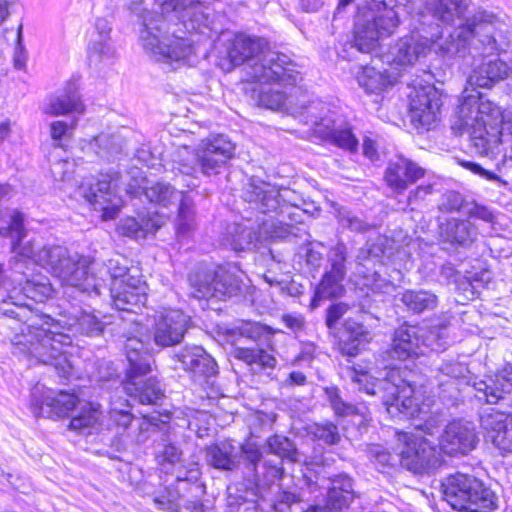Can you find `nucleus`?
<instances>
[{
	"mask_svg": "<svg viewBox=\"0 0 512 512\" xmlns=\"http://www.w3.org/2000/svg\"><path fill=\"white\" fill-rule=\"evenodd\" d=\"M412 0H372L369 8L354 23L353 35L339 50L338 56L347 61L358 54L372 55L380 39L390 36L408 15V32L391 43L380 54L383 64L399 70L420 62L431 51L441 27L430 24L429 15H412Z\"/></svg>",
	"mask_w": 512,
	"mask_h": 512,
	"instance_id": "obj_1",
	"label": "nucleus"
},
{
	"mask_svg": "<svg viewBox=\"0 0 512 512\" xmlns=\"http://www.w3.org/2000/svg\"><path fill=\"white\" fill-rule=\"evenodd\" d=\"M90 298L77 301V304L64 299L63 304H48L34 310L17 304H3L1 311L5 315H14L28 321L31 331L39 340L29 346L30 356L53 366L61 379L69 380L73 376L74 367L65 348L72 345L71 335L79 333L98 337L105 329V323L99 317L81 306Z\"/></svg>",
	"mask_w": 512,
	"mask_h": 512,
	"instance_id": "obj_2",
	"label": "nucleus"
},
{
	"mask_svg": "<svg viewBox=\"0 0 512 512\" xmlns=\"http://www.w3.org/2000/svg\"><path fill=\"white\" fill-rule=\"evenodd\" d=\"M160 13L146 12L139 27L145 54L167 71L196 63L193 32L209 27L210 14L194 0H154Z\"/></svg>",
	"mask_w": 512,
	"mask_h": 512,
	"instance_id": "obj_3",
	"label": "nucleus"
},
{
	"mask_svg": "<svg viewBox=\"0 0 512 512\" xmlns=\"http://www.w3.org/2000/svg\"><path fill=\"white\" fill-rule=\"evenodd\" d=\"M338 347L343 357L341 376L350 381L353 390L369 397L381 398L387 413L399 420L419 418L421 408L411 397L419 384L421 373L411 369L388 370L383 378L371 374L372 363L358 359L361 346L367 341L368 330L359 322L346 320Z\"/></svg>",
	"mask_w": 512,
	"mask_h": 512,
	"instance_id": "obj_4",
	"label": "nucleus"
},
{
	"mask_svg": "<svg viewBox=\"0 0 512 512\" xmlns=\"http://www.w3.org/2000/svg\"><path fill=\"white\" fill-rule=\"evenodd\" d=\"M249 209L257 212L255 221L229 224L220 243L235 253L250 251L278 240H289L299 235L300 228L285 219L298 222L301 216L296 206L286 203L278 189L264 181L252 179L244 192Z\"/></svg>",
	"mask_w": 512,
	"mask_h": 512,
	"instance_id": "obj_5",
	"label": "nucleus"
},
{
	"mask_svg": "<svg viewBox=\"0 0 512 512\" xmlns=\"http://www.w3.org/2000/svg\"><path fill=\"white\" fill-rule=\"evenodd\" d=\"M26 236L24 213L12 210L7 223L0 224V237L11 240L12 251H18L16 257L29 265L37 264L59 278L64 288V299L72 304L87 297H99L105 287L89 273L82 258L77 254L70 255L68 249L61 245H42L35 239L23 243Z\"/></svg>",
	"mask_w": 512,
	"mask_h": 512,
	"instance_id": "obj_6",
	"label": "nucleus"
},
{
	"mask_svg": "<svg viewBox=\"0 0 512 512\" xmlns=\"http://www.w3.org/2000/svg\"><path fill=\"white\" fill-rule=\"evenodd\" d=\"M267 42L255 36L238 34L227 48L233 67L247 63L246 75L251 82L261 84L296 85L300 72L288 55L265 50Z\"/></svg>",
	"mask_w": 512,
	"mask_h": 512,
	"instance_id": "obj_7",
	"label": "nucleus"
},
{
	"mask_svg": "<svg viewBox=\"0 0 512 512\" xmlns=\"http://www.w3.org/2000/svg\"><path fill=\"white\" fill-rule=\"evenodd\" d=\"M236 144L225 134H212L202 139L194 152L175 161L176 182L188 189L200 186L201 177L211 178L227 171L235 158Z\"/></svg>",
	"mask_w": 512,
	"mask_h": 512,
	"instance_id": "obj_8",
	"label": "nucleus"
},
{
	"mask_svg": "<svg viewBox=\"0 0 512 512\" xmlns=\"http://www.w3.org/2000/svg\"><path fill=\"white\" fill-rule=\"evenodd\" d=\"M243 458V482L227 487V506L232 510L245 503H255L262 496V490L275 484L284 476L281 460L264 461L259 472L263 454L260 447L251 441L241 443Z\"/></svg>",
	"mask_w": 512,
	"mask_h": 512,
	"instance_id": "obj_9",
	"label": "nucleus"
},
{
	"mask_svg": "<svg viewBox=\"0 0 512 512\" xmlns=\"http://www.w3.org/2000/svg\"><path fill=\"white\" fill-rule=\"evenodd\" d=\"M238 263H226L212 269L206 265H198L188 276L191 287L190 295L198 300H204L207 306L219 301L238 298L243 295L244 284L240 276ZM221 310V307H211Z\"/></svg>",
	"mask_w": 512,
	"mask_h": 512,
	"instance_id": "obj_10",
	"label": "nucleus"
},
{
	"mask_svg": "<svg viewBox=\"0 0 512 512\" xmlns=\"http://www.w3.org/2000/svg\"><path fill=\"white\" fill-rule=\"evenodd\" d=\"M189 317L182 311L171 309L164 311L154 318L150 328L145 333L128 337L124 350L129 352L135 348L140 356H151L154 360L156 353L165 348L180 344L188 330Z\"/></svg>",
	"mask_w": 512,
	"mask_h": 512,
	"instance_id": "obj_11",
	"label": "nucleus"
},
{
	"mask_svg": "<svg viewBox=\"0 0 512 512\" xmlns=\"http://www.w3.org/2000/svg\"><path fill=\"white\" fill-rule=\"evenodd\" d=\"M381 254L383 250L380 247H371L364 262H357L354 272L359 289V309L375 319L381 318L382 310L391 302L396 292V285L392 281L382 277L374 267H370L371 263L374 264L372 256L377 258Z\"/></svg>",
	"mask_w": 512,
	"mask_h": 512,
	"instance_id": "obj_12",
	"label": "nucleus"
},
{
	"mask_svg": "<svg viewBox=\"0 0 512 512\" xmlns=\"http://www.w3.org/2000/svg\"><path fill=\"white\" fill-rule=\"evenodd\" d=\"M127 366L123 380V390L133 401L142 405H160L165 398V390L156 376H148L155 360L151 356H140L135 348L125 352Z\"/></svg>",
	"mask_w": 512,
	"mask_h": 512,
	"instance_id": "obj_13",
	"label": "nucleus"
},
{
	"mask_svg": "<svg viewBox=\"0 0 512 512\" xmlns=\"http://www.w3.org/2000/svg\"><path fill=\"white\" fill-rule=\"evenodd\" d=\"M506 25L494 14L482 11V88L508 77L511 68L500 57V51L508 46Z\"/></svg>",
	"mask_w": 512,
	"mask_h": 512,
	"instance_id": "obj_14",
	"label": "nucleus"
},
{
	"mask_svg": "<svg viewBox=\"0 0 512 512\" xmlns=\"http://www.w3.org/2000/svg\"><path fill=\"white\" fill-rule=\"evenodd\" d=\"M434 337L431 333L430 336L424 338L423 330L416 326L410 325L408 323H404L397 327L391 337V343L389 345V349L387 350L388 356L392 359H396L399 361L407 362L403 367H391L392 369H404L407 368L419 371L421 377L419 378V384L412 390L414 395L417 388L422 387L424 385V374L422 370L415 364V360L419 359L421 356H424L428 347L431 346L432 351H438L439 349L445 350V347L441 343H437L434 346L430 339ZM416 403L419 405L417 399L414 396H411Z\"/></svg>",
	"mask_w": 512,
	"mask_h": 512,
	"instance_id": "obj_15",
	"label": "nucleus"
},
{
	"mask_svg": "<svg viewBox=\"0 0 512 512\" xmlns=\"http://www.w3.org/2000/svg\"><path fill=\"white\" fill-rule=\"evenodd\" d=\"M451 129L455 135L467 133L473 146L478 148L480 141V72L476 68L467 77Z\"/></svg>",
	"mask_w": 512,
	"mask_h": 512,
	"instance_id": "obj_16",
	"label": "nucleus"
},
{
	"mask_svg": "<svg viewBox=\"0 0 512 512\" xmlns=\"http://www.w3.org/2000/svg\"><path fill=\"white\" fill-rule=\"evenodd\" d=\"M443 498L460 512H480V482L468 474L456 472L441 481Z\"/></svg>",
	"mask_w": 512,
	"mask_h": 512,
	"instance_id": "obj_17",
	"label": "nucleus"
},
{
	"mask_svg": "<svg viewBox=\"0 0 512 512\" xmlns=\"http://www.w3.org/2000/svg\"><path fill=\"white\" fill-rule=\"evenodd\" d=\"M120 174L118 171L100 173L99 177L83 185V195L94 210L102 212L105 219H114L121 208V199L116 194Z\"/></svg>",
	"mask_w": 512,
	"mask_h": 512,
	"instance_id": "obj_18",
	"label": "nucleus"
},
{
	"mask_svg": "<svg viewBox=\"0 0 512 512\" xmlns=\"http://www.w3.org/2000/svg\"><path fill=\"white\" fill-rule=\"evenodd\" d=\"M409 114L417 129L429 131L437 122L442 105L441 95L433 85L414 87L409 95Z\"/></svg>",
	"mask_w": 512,
	"mask_h": 512,
	"instance_id": "obj_19",
	"label": "nucleus"
},
{
	"mask_svg": "<svg viewBox=\"0 0 512 512\" xmlns=\"http://www.w3.org/2000/svg\"><path fill=\"white\" fill-rule=\"evenodd\" d=\"M200 477V469L196 466L179 469L175 476L174 490H167L165 494L155 497L156 507L166 512H179L181 501L186 494L198 497L203 492Z\"/></svg>",
	"mask_w": 512,
	"mask_h": 512,
	"instance_id": "obj_20",
	"label": "nucleus"
},
{
	"mask_svg": "<svg viewBox=\"0 0 512 512\" xmlns=\"http://www.w3.org/2000/svg\"><path fill=\"white\" fill-rule=\"evenodd\" d=\"M398 441L396 453L403 468L415 474H423L431 468L432 450L423 437L401 432L398 434Z\"/></svg>",
	"mask_w": 512,
	"mask_h": 512,
	"instance_id": "obj_21",
	"label": "nucleus"
},
{
	"mask_svg": "<svg viewBox=\"0 0 512 512\" xmlns=\"http://www.w3.org/2000/svg\"><path fill=\"white\" fill-rule=\"evenodd\" d=\"M127 279V282L116 281L107 288L103 281L97 278L101 285L105 287L101 289L99 296L103 294V291H109L115 309L136 314V310L141 309L147 301L146 286L140 276L128 277Z\"/></svg>",
	"mask_w": 512,
	"mask_h": 512,
	"instance_id": "obj_22",
	"label": "nucleus"
},
{
	"mask_svg": "<svg viewBox=\"0 0 512 512\" xmlns=\"http://www.w3.org/2000/svg\"><path fill=\"white\" fill-rule=\"evenodd\" d=\"M474 426L469 421L453 420L440 436V450L451 457L466 455L476 446Z\"/></svg>",
	"mask_w": 512,
	"mask_h": 512,
	"instance_id": "obj_23",
	"label": "nucleus"
},
{
	"mask_svg": "<svg viewBox=\"0 0 512 512\" xmlns=\"http://www.w3.org/2000/svg\"><path fill=\"white\" fill-rule=\"evenodd\" d=\"M477 22L466 19L460 22L459 26L445 38L442 32L435 39L432 50L445 59L465 57L470 51L471 40L476 35Z\"/></svg>",
	"mask_w": 512,
	"mask_h": 512,
	"instance_id": "obj_24",
	"label": "nucleus"
},
{
	"mask_svg": "<svg viewBox=\"0 0 512 512\" xmlns=\"http://www.w3.org/2000/svg\"><path fill=\"white\" fill-rule=\"evenodd\" d=\"M468 368L454 359L443 360L437 368L439 398L446 405L456 406L460 400V386L465 383Z\"/></svg>",
	"mask_w": 512,
	"mask_h": 512,
	"instance_id": "obj_25",
	"label": "nucleus"
},
{
	"mask_svg": "<svg viewBox=\"0 0 512 512\" xmlns=\"http://www.w3.org/2000/svg\"><path fill=\"white\" fill-rule=\"evenodd\" d=\"M355 498L352 478L340 473L329 478L325 505H311L302 512H341L349 507Z\"/></svg>",
	"mask_w": 512,
	"mask_h": 512,
	"instance_id": "obj_26",
	"label": "nucleus"
},
{
	"mask_svg": "<svg viewBox=\"0 0 512 512\" xmlns=\"http://www.w3.org/2000/svg\"><path fill=\"white\" fill-rule=\"evenodd\" d=\"M424 176V168L402 155L390 160L384 172L387 186L397 194L403 193Z\"/></svg>",
	"mask_w": 512,
	"mask_h": 512,
	"instance_id": "obj_27",
	"label": "nucleus"
},
{
	"mask_svg": "<svg viewBox=\"0 0 512 512\" xmlns=\"http://www.w3.org/2000/svg\"><path fill=\"white\" fill-rule=\"evenodd\" d=\"M175 357L181 367L200 382H208L209 378L218 374L215 359L201 346H185Z\"/></svg>",
	"mask_w": 512,
	"mask_h": 512,
	"instance_id": "obj_28",
	"label": "nucleus"
},
{
	"mask_svg": "<svg viewBox=\"0 0 512 512\" xmlns=\"http://www.w3.org/2000/svg\"><path fill=\"white\" fill-rule=\"evenodd\" d=\"M482 126L489 137L488 143H501L506 133L512 134V106L503 112L496 104L482 98Z\"/></svg>",
	"mask_w": 512,
	"mask_h": 512,
	"instance_id": "obj_29",
	"label": "nucleus"
},
{
	"mask_svg": "<svg viewBox=\"0 0 512 512\" xmlns=\"http://www.w3.org/2000/svg\"><path fill=\"white\" fill-rule=\"evenodd\" d=\"M205 459L211 468L221 472L233 473L243 469L241 445L237 449L229 440L206 446Z\"/></svg>",
	"mask_w": 512,
	"mask_h": 512,
	"instance_id": "obj_30",
	"label": "nucleus"
},
{
	"mask_svg": "<svg viewBox=\"0 0 512 512\" xmlns=\"http://www.w3.org/2000/svg\"><path fill=\"white\" fill-rule=\"evenodd\" d=\"M482 417V427L485 429V438L491 441L502 452L512 453V415L494 411Z\"/></svg>",
	"mask_w": 512,
	"mask_h": 512,
	"instance_id": "obj_31",
	"label": "nucleus"
},
{
	"mask_svg": "<svg viewBox=\"0 0 512 512\" xmlns=\"http://www.w3.org/2000/svg\"><path fill=\"white\" fill-rule=\"evenodd\" d=\"M144 181L145 178H142L141 183L134 179L127 184L126 193L131 199H145L148 203L167 207L172 199L178 198L179 192L169 183L156 182L147 186Z\"/></svg>",
	"mask_w": 512,
	"mask_h": 512,
	"instance_id": "obj_32",
	"label": "nucleus"
},
{
	"mask_svg": "<svg viewBox=\"0 0 512 512\" xmlns=\"http://www.w3.org/2000/svg\"><path fill=\"white\" fill-rule=\"evenodd\" d=\"M112 26L106 18H97L87 48L90 65L97 66L103 60L113 58L115 48L111 41Z\"/></svg>",
	"mask_w": 512,
	"mask_h": 512,
	"instance_id": "obj_33",
	"label": "nucleus"
},
{
	"mask_svg": "<svg viewBox=\"0 0 512 512\" xmlns=\"http://www.w3.org/2000/svg\"><path fill=\"white\" fill-rule=\"evenodd\" d=\"M306 123L314 126L324 139L334 133L343 123L345 118L329 108L322 101H312L305 108Z\"/></svg>",
	"mask_w": 512,
	"mask_h": 512,
	"instance_id": "obj_34",
	"label": "nucleus"
},
{
	"mask_svg": "<svg viewBox=\"0 0 512 512\" xmlns=\"http://www.w3.org/2000/svg\"><path fill=\"white\" fill-rule=\"evenodd\" d=\"M467 8L466 0H432L427 4L426 11H418L412 15H429L431 19L428 22L440 27L438 22L446 25L453 24L456 19L463 22Z\"/></svg>",
	"mask_w": 512,
	"mask_h": 512,
	"instance_id": "obj_35",
	"label": "nucleus"
},
{
	"mask_svg": "<svg viewBox=\"0 0 512 512\" xmlns=\"http://www.w3.org/2000/svg\"><path fill=\"white\" fill-rule=\"evenodd\" d=\"M79 403L76 393L59 390L44 394L41 401L35 400L34 406L49 417L64 418L72 413Z\"/></svg>",
	"mask_w": 512,
	"mask_h": 512,
	"instance_id": "obj_36",
	"label": "nucleus"
},
{
	"mask_svg": "<svg viewBox=\"0 0 512 512\" xmlns=\"http://www.w3.org/2000/svg\"><path fill=\"white\" fill-rule=\"evenodd\" d=\"M84 111L85 106L79 94L78 82L75 79L66 83L60 95L53 96L49 100L48 112L55 116L69 113L82 114Z\"/></svg>",
	"mask_w": 512,
	"mask_h": 512,
	"instance_id": "obj_37",
	"label": "nucleus"
},
{
	"mask_svg": "<svg viewBox=\"0 0 512 512\" xmlns=\"http://www.w3.org/2000/svg\"><path fill=\"white\" fill-rule=\"evenodd\" d=\"M468 219H451L442 228L441 237L444 243L453 246H468L477 237V228Z\"/></svg>",
	"mask_w": 512,
	"mask_h": 512,
	"instance_id": "obj_38",
	"label": "nucleus"
},
{
	"mask_svg": "<svg viewBox=\"0 0 512 512\" xmlns=\"http://www.w3.org/2000/svg\"><path fill=\"white\" fill-rule=\"evenodd\" d=\"M356 80L366 93L379 94L393 86L396 77L390 75L386 69L379 71L372 66H362L357 72Z\"/></svg>",
	"mask_w": 512,
	"mask_h": 512,
	"instance_id": "obj_39",
	"label": "nucleus"
},
{
	"mask_svg": "<svg viewBox=\"0 0 512 512\" xmlns=\"http://www.w3.org/2000/svg\"><path fill=\"white\" fill-rule=\"evenodd\" d=\"M325 394L327 396L328 402L334 411V414L339 418H347L351 417L355 419V424L359 427L362 426L365 422V414L367 411V407L364 405H355L348 401H345L342 396L339 388L336 386L326 387Z\"/></svg>",
	"mask_w": 512,
	"mask_h": 512,
	"instance_id": "obj_40",
	"label": "nucleus"
},
{
	"mask_svg": "<svg viewBox=\"0 0 512 512\" xmlns=\"http://www.w3.org/2000/svg\"><path fill=\"white\" fill-rule=\"evenodd\" d=\"M225 334L232 343L242 340L257 342L263 336L271 334L270 328L260 322L250 320H236L225 328Z\"/></svg>",
	"mask_w": 512,
	"mask_h": 512,
	"instance_id": "obj_41",
	"label": "nucleus"
},
{
	"mask_svg": "<svg viewBox=\"0 0 512 512\" xmlns=\"http://www.w3.org/2000/svg\"><path fill=\"white\" fill-rule=\"evenodd\" d=\"M485 388L482 392L486 397V402L495 404L503 398L504 393L512 390V364H506L501 371H499L495 378L488 376L487 380L482 381Z\"/></svg>",
	"mask_w": 512,
	"mask_h": 512,
	"instance_id": "obj_42",
	"label": "nucleus"
},
{
	"mask_svg": "<svg viewBox=\"0 0 512 512\" xmlns=\"http://www.w3.org/2000/svg\"><path fill=\"white\" fill-rule=\"evenodd\" d=\"M334 215L339 227L352 233H366L373 228L362 212L351 209L348 206L333 204Z\"/></svg>",
	"mask_w": 512,
	"mask_h": 512,
	"instance_id": "obj_43",
	"label": "nucleus"
},
{
	"mask_svg": "<svg viewBox=\"0 0 512 512\" xmlns=\"http://www.w3.org/2000/svg\"><path fill=\"white\" fill-rule=\"evenodd\" d=\"M234 357L249 365L254 372L274 369L277 363L273 354L260 347H235Z\"/></svg>",
	"mask_w": 512,
	"mask_h": 512,
	"instance_id": "obj_44",
	"label": "nucleus"
},
{
	"mask_svg": "<svg viewBox=\"0 0 512 512\" xmlns=\"http://www.w3.org/2000/svg\"><path fill=\"white\" fill-rule=\"evenodd\" d=\"M345 277L324 272L311 299V306L317 307L321 299L340 298L345 294Z\"/></svg>",
	"mask_w": 512,
	"mask_h": 512,
	"instance_id": "obj_45",
	"label": "nucleus"
},
{
	"mask_svg": "<svg viewBox=\"0 0 512 512\" xmlns=\"http://www.w3.org/2000/svg\"><path fill=\"white\" fill-rule=\"evenodd\" d=\"M441 209L446 212H458L467 218H480V204L453 190L444 194Z\"/></svg>",
	"mask_w": 512,
	"mask_h": 512,
	"instance_id": "obj_46",
	"label": "nucleus"
},
{
	"mask_svg": "<svg viewBox=\"0 0 512 512\" xmlns=\"http://www.w3.org/2000/svg\"><path fill=\"white\" fill-rule=\"evenodd\" d=\"M398 301L413 314L432 310L437 305V296L427 290H406L400 294Z\"/></svg>",
	"mask_w": 512,
	"mask_h": 512,
	"instance_id": "obj_47",
	"label": "nucleus"
},
{
	"mask_svg": "<svg viewBox=\"0 0 512 512\" xmlns=\"http://www.w3.org/2000/svg\"><path fill=\"white\" fill-rule=\"evenodd\" d=\"M179 205L176 218V233L180 237L187 236L194 227L195 205L193 199L185 192H179Z\"/></svg>",
	"mask_w": 512,
	"mask_h": 512,
	"instance_id": "obj_48",
	"label": "nucleus"
},
{
	"mask_svg": "<svg viewBox=\"0 0 512 512\" xmlns=\"http://www.w3.org/2000/svg\"><path fill=\"white\" fill-rule=\"evenodd\" d=\"M119 229L124 236L132 239H146L148 234H155L158 227L152 220L145 217H128L121 221Z\"/></svg>",
	"mask_w": 512,
	"mask_h": 512,
	"instance_id": "obj_49",
	"label": "nucleus"
},
{
	"mask_svg": "<svg viewBox=\"0 0 512 512\" xmlns=\"http://www.w3.org/2000/svg\"><path fill=\"white\" fill-rule=\"evenodd\" d=\"M266 444L268 450L277 456L276 460H281L282 463L284 460L290 463L297 461L298 450L290 438L276 434L269 437Z\"/></svg>",
	"mask_w": 512,
	"mask_h": 512,
	"instance_id": "obj_50",
	"label": "nucleus"
},
{
	"mask_svg": "<svg viewBox=\"0 0 512 512\" xmlns=\"http://www.w3.org/2000/svg\"><path fill=\"white\" fill-rule=\"evenodd\" d=\"M97 156L107 162L121 159L123 146L118 136L100 135L95 138Z\"/></svg>",
	"mask_w": 512,
	"mask_h": 512,
	"instance_id": "obj_51",
	"label": "nucleus"
},
{
	"mask_svg": "<svg viewBox=\"0 0 512 512\" xmlns=\"http://www.w3.org/2000/svg\"><path fill=\"white\" fill-rule=\"evenodd\" d=\"M325 140L349 153H356L359 148V139L355 135L352 125L347 121Z\"/></svg>",
	"mask_w": 512,
	"mask_h": 512,
	"instance_id": "obj_52",
	"label": "nucleus"
},
{
	"mask_svg": "<svg viewBox=\"0 0 512 512\" xmlns=\"http://www.w3.org/2000/svg\"><path fill=\"white\" fill-rule=\"evenodd\" d=\"M348 248L344 242H337L327 254L328 267L326 272L337 276L347 275Z\"/></svg>",
	"mask_w": 512,
	"mask_h": 512,
	"instance_id": "obj_53",
	"label": "nucleus"
},
{
	"mask_svg": "<svg viewBox=\"0 0 512 512\" xmlns=\"http://www.w3.org/2000/svg\"><path fill=\"white\" fill-rule=\"evenodd\" d=\"M132 404L130 400H122L120 397L111 402V409L109 412L110 420L118 427L126 430L134 419L131 412Z\"/></svg>",
	"mask_w": 512,
	"mask_h": 512,
	"instance_id": "obj_54",
	"label": "nucleus"
},
{
	"mask_svg": "<svg viewBox=\"0 0 512 512\" xmlns=\"http://www.w3.org/2000/svg\"><path fill=\"white\" fill-rule=\"evenodd\" d=\"M311 433L315 439L329 446L338 444L341 439L338 426L330 421L315 423Z\"/></svg>",
	"mask_w": 512,
	"mask_h": 512,
	"instance_id": "obj_55",
	"label": "nucleus"
},
{
	"mask_svg": "<svg viewBox=\"0 0 512 512\" xmlns=\"http://www.w3.org/2000/svg\"><path fill=\"white\" fill-rule=\"evenodd\" d=\"M350 305L343 301L331 302L324 311V323L330 332L338 330L340 321L349 311Z\"/></svg>",
	"mask_w": 512,
	"mask_h": 512,
	"instance_id": "obj_56",
	"label": "nucleus"
},
{
	"mask_svg": "<svg viewBox=\"0 0 512 512\" xmlns=\"http://www.w3.org/2000/svg\"><path fill=\"white\" fill-rule=\"evenodd\" d=\"M259 104L271 110H280L284 108L287 95L282 89L267 88L259 92Z\"/></svg>",
	"mask_w": 512,
	"mask_h": 512,
	"instance_id": "obj_57",
	"label": "nucleus"
},
{
	"mask_svg": "<svg viewBox=\"0 0 512 512\" xmlns=\"http://www.w3.org/2000/svg\"><path fill=\"white\" fill-rule=\"evenodd\" d=\"M181 456V449L172 443L163 444L162 448L156 452V460L166 472L181 460Z\"/></svg>",
	"mask_w": 512,
	"mask_h": 512,
	"instance_id": "obj_58",
	"label": "nucleus"
},
{
	"mask_svg": "<svg viewBox=\"0 0 512 512\" xmlns=\"http://www.w3.org/2000/svg\"><path fill=\"white\" fill-rule=\"evenodd\" d=\"M322 243H309L305 248V265L310 273H318L323 265L324 256L320 249H323Z\"/></svg>",
	"mask_w": 512,
	"mask_h": 512,
	"instance_id": "obj_59",
	"label": "nucleus"
},
{
	"mask_svg": "<svg viewBox=\"0 0 512 512\" xmlns=\"http://www.w3.org/2000/svg\"><path fill=\"white\" fill-rule=\"evenodd\" d=\"M97 421L96 411L81 410L76 416L72 417L69 422V429L77 433L84 434L86 430L92 428Z\"/></svg>",
	"mask_w": 512,
	"mask_h": 512,
	"instance_id": "obj_60",
	"label": "nucleus"
},
{
	"mask_svg": "<svg viewBox=\"0 0 512 512\" xmlns=\"http://www.w3.org/2000/svg\"><path fill=\"white\" fill-rule=\"evenodd\" d=\"M76 126V120H73L71 125H68L63 120L53 121L50 124L51 138L57 142V146H61L60 142L68 135V133Z\"/></svg>",
	"mask_w": 512,
	"mask_h": 512,
	"instance_id": "obj_61",
	"label": "nucleus"
},
{
	"mask_svg": "<svg viewBox=\"0 0 512 512\" xmlns=\"http://www.w3.org/2000/svg\"><path fill=\"white\" fill-rule=\"evenodd\" d=\"M304 500V491L301 489L298 491L297 488L294 490H282L278 497L279 505H286L291 507L293 504H298Z\"/></svg>",
	"mask_w": 512,
	"mask_h": 512,
	"instance_id": "obj_62",
	"label": "nucleus"
},
{
	"mask_svg": "<svg viewBox=\"0 0 512 512\" xmlns=\"http://www.w3.org/2000/svg\"><path fill=\"white\" fill-rule=\"evenodd\" d=\"M285 327L294 333L304 329L305 319L302 315L296 313L284 314L281 318Z\"/></svg>",
	"mask_w": 512,
	"mask_h": 512,
	"instance_id": "obj_63",
	"label": "nucleus"
},
{
	"mask_svg": "<svg viewBox=\"0 0 512 512\" xmlns=\"http://www.w3.org/2000/svg\"><path fill=\"white\" fill-rule=\"evenodd\" d=\"M498 496L490 488L482 487V512H493L498 508Z\"/></svg>",
	"mask_w": 512,
	"mask_h": 512,
	"instance_id": "obj_64",
	"label": "nucleus"
}]
</instances>
